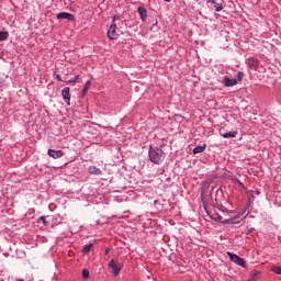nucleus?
I'll use <instances>...</instances> for the list:
<instances>
[{
	"instance_id": "39448f33",
	"label": "nucleus",
	"mask_w": 281,
	"mask_h": 281,
	"mask_svg": "<svg viewBox=\"0 0 281 281\" xmlns=\"http://www.w3.org/2000/svg\"><path fill=\"white\" fill-rule=\"evenodd\" d=\"M69 91H70L69 87H65L61 90V95H63V99L65 100L66 104H68V106H71V94Z\"/></svg>"
},
{
	"instance_id": "dca6fc26",
	"label": "nucleus",
	"mask_w": 281,
	"mask_h": 281,
	"mask_svg": "<svg viewBox=\"0 0 281 281\" xmlns=\"http://www.w3.org/2000/svg\"><path fill=\"white\" fill-rule=\"evenodd\" d=\"M243 78H245V74L243 71L237 72L236 75L237 82H241Z\"/></svg>"
},
{
	"instance_id": "423d86ee",
	"label": "nucleus",
	"mask_w": 281,
	"mask_h": 281,
	"mask_svg": "<svg viewBox=\"0 0 281 281\" xmlns=\"http://www.w3.org/2000/svg\"><path fill=\"white\" fill-rule=\"evenodd\" d=\"M246 63L249 69H258V58L249 57Z\"/></svg>"
},
{
	"instance_id": "bb28decb",
	"label": "nucleus",
	"mask_w": 281,
	"mask_h": 281,
	"mask_svg": "<svg viewBox=\"0 0 281 281\" xmlns=\"http://www.w3.org/2000/svg\"><path fill=\"white\" fill-rule=\"evenodd\" d=\"M16 281H24L23 279H18Z\"/></svg>"
},
{
	"instance_id": "f03ea898",
	"label": "nucleus",
	"mask_w": 281,
	"mask_h": 281,
	"mask_svg": "<svg viewBox=\"0 0 281 281\" xmlns=\"http://www.w3.org/2000/svg\"><path fill=\"white\" fill-rule=\"evenodd\" d=\"M108 37L111 38V41H117L120 37V31L117 30V25L112 22L108 30Z\"/></svg>"
},
{
	"instance_id": "6ab92c4d",
	"label": "nucleus",
	"mask_w": 281,
	"mask_h": 281,
	"mask_svg": "<svg viewBox=\"0 0 281 281\" xmlns=\"http://www.w3.org/2000/svg\"><path fill=\"white\" fill-rule=\"evenodd\" d=\"M78 80H80L79 75H77L76 78L68 80L67 82H69L70 85H76V82H78Z\"/></svg>"
},
{
	"instance_id": "f3484780",
	"label": "nucleus",
	"mask_w": 281,
	"mask_h": 281,
	"mask_svg": "<svg viewBox=\"0 0 281 281\" xmlns=\"http://www.w3.org/2000/svg\"><path fill=\"white\" fill-rule=\"evenodd\" d=\"M93 247L92 244H88L83 247L82 251L83 254H89V251H91V248Z\"/></svg>"
},
{
	"instance_id": "412c9836",
	"label": "nucleus",
	"mask_w": 281,
	"mask_h": 281,
	"mask_svg": "<svg viewBox=\"0 0 281 281\" xmlns=\"http://www.w3.org/2000/svg\"><path fill=\"white\" fill-rule=\"evenodd\" d=\"M223 10V4L215 3V12H221Z\"/></svg>"
},
{
	"instance_id": "1a4fd4ad",
	"label": "nucleus",
	"mask_w": 281,
	"mask_h": 281,
	"mask_svg": "<svg viewBox=\"0 0 281 281\" xmlns=\"http://www.w3.org/2000/svg\"><path fill=\"white\" fill-rule=\"evenodd\" d=\"M57 19H66L67 21H74V14L68 12H60L57 14Z\"/></svg>"
},
{
	"instance_id": "ddd939ff",
	"label": "nucleus",
	"mask_w": 281,
	"mask_h": 281,
	"mask_svg": "<svg viewBox=\"0 0 281 281\" xmlns=\"http://www.w3.org/2000/svg\"><path fill=\"white\" fill-rule=\"evenodd\" d=\"M89 89H91V82L87 81L83 89H82L81 94L85 95L86 93H89Z\"/></svg>"
},
{
	"instance_id": "f8f14e48",
	"label": "nucleus",
	"mask_w": 281,
	"mask_h": 281,
	"mask_svg": "<svg viewBox=\"0 0 281 281\" xmlns=\"http://www.w3.org/2000/svg\"><path fill=\"white\" fill-rule=\"evenodd\" d=\"M205 147L206 145H201V146H196L194 149H193V154L194 155H199V153H203V150H205Z\"/></svg>"
},
{
	"instance_id": "20e7f679",
	"label": "nucleus",
	"mask_w": 281,
	"mask_h": 281,
	"mask_svg": "<svg viewBox=\"0 0 281 281\" xmlns=\"http://www.w3.org/2000/svg\"><path fill=\"white\" fill-rule=\"evenodd\" d=\"M227 256L232 262H235V265H238L239 267H247L245 259L240 258L238 255L228 251Z\"/></svg>"
},
{
	"instance_id": "b1692460",
	"label": "nucleus",
	"mask_w": 281,
	"mask_h": 281,
	"mask_svg": "<svg viewBox=\"0 0 281 281\" xmlns=\"http://www.w3.org/2000/svg\"><path fill=\"white\" fill-rule=\"evenodd\" d=\"M56 80H58V82H63V79L60 78V75L56 76Z\"/></svg>"
},
{
	"instance_id": "0eeeda50",
	"label": "nucleus",
	"mask_w": 281,
	"mask_h": 281,
	"mask_svg": "<svg viewBox=\"0 0 281 281\" xmlns=\"http://www.w3.org/2000/svg\"><path fill=\"white\" fill-rule=\"evenodd\" d=\"M48 155L53 159H60L63 157V150L48 149Z\"/></svg>"
},
{
	"instance_id": "9d476101",
	"label": "nucleus",
	"mask_w": 281,
	"mask_h": 281,
	"mask_svg": "<svg viewBox=\"0 0 281 281\" xmlns=\"http://www.w3.org/2000/svg\"><path fill=\"white\" fill-rule=\"evenodd\" d=\"M224 85L225 87H235V85H238V80L224 77Z\"/></svg>"
},
{
	"instance_id": "5701e85b",
	"label": "nucleus",
	"mask_w": 281,
	"mask_h": 281,
	"mask_svg": "<svg viewBox=\"0 0 281 281\" xmlns=\"http://www.w3.org/2000/svg\"><path fill=\"white\" fill-rule=\"evenodd\" d=\"M206 3H212V4H216V0H205Z\"/></svg>"
},
{
	"instance_id": "2eb2a0df",
	"label": "nucleus",
	"mask_w": 281,
	"mask_h": 281,
	"mask_svg": "<svg viewBox=\"0 0 281 281\" xmlns=\"http://www.w3.org/2000/svg\"><path fill=\"white\" fill-rule=\"evenodd\" d=\"M8 36H9L8 32L1 31L0 32V42L1 41H8Z\"/></svg>"
},
{
	"instance_id": "c85d7f7f",
	"label": "nucleus",
	"mask_w": 281,
	"mask_h": 281,
	"mask_svg": "<svg viewBox=\"0 0 281 281\" xmlns=\"http://www.w3.org/2000/svg\"><path fill=\"white\" fill-rule=\"evenodd\" d=\"M232 223H237V222L233 221Z\"/></svg>"
},
{
	"instance_id": "7ed1b4c3",
	"label": "nucleus",
	"mask_w": 281,
	"mask_h": 281,
	"mask_svg": "<svg viewBox=\"0 0 281 281\" xmlns=\"http://www.w3.org/2000/svg\"><path fill=\"white\" fill-rule=\"evenodd\" d=\"M109 267L112 270L113 276H120V271H122V263L117 262L116 259H112L109 263Z\"/></svg>"
},
{
	"instance_id": "f257e3e1",
	"label": "nucleus",
	"mask_w": 281,
	"mask_h": 281,
	"mask_svg": "<svg viewBox=\"0 0 281 281\" xmlns=\"http://www.w3.org/2000/svg\"><path fill=\"white\" fill-rule=\"evenodd\" d=\"M149 159L153 164H161L164 161V150L159 148H150L149 149Z\"/></svg>"
},
{
	"instance_id": "9b49d317",
	"label": "nucleus",
	"mask_w": 281,
	"mask_h": 281,
	"mask_svg": "<svg viewBox=\"0 0 281 281\" xmlns=\"http://www.w3.org/2000/svg\"><path fill=\"white\" fill-rule=\"evenodd\" d=\"M88 170L90 175H102V170L95 166H90Z\"/></svg>"
},
{
	"instance_id": "cd10ccee",
	"label": "nucleus",
	"mask_w": 281,
	"mask_h": 281,
	"mask_svg": "<svg viewBox=\"0 0 281 281\" xmlns=\"http://www.w3.org/2000/svg\"><path fill=\"white\" fill-rule=\"evenodd\" d=\"M105 254H109V249L105 250Z\"/></svg>"
},
{
	"instance_id": "4468645a",
	"label": "nucleus",
	"mask_w": 281,
	"mask_h": 281,
	"mask_svg": "<svg viewBox=\"0 0 281 281\" xmlns=\"http://www.w3.org/2000/svg\"><path fill=\"white\" fill-rule=\"evenodd\" d=\"M236 135H237L236 132H227V133H224V134H223V137H224L225 139H227V138L236 137Z\"/></svg>"
},
{
	"instance_id": "a211bd4d",
	"label": "nucleus",
	"mask_w": 281,
	"mask_h": 281,
	"mask_svg": "<svg viewBox=\"0 0 281 281\" xmlns=\"http://www.w3.org/2000/svg\"><path fill=\"white\" fill-rule=\"evenodd\" d=\"M273 273H277V276H281V266H276L271 269Z\"/></svg>"
},
{
	"instance_id": "6e6552de",
	"label": "nucleus",
	"mask_w": 281,
	"mask_h": 281,
	"mask_svg": "<svg viewBox=\"0 0 281 281\" xmlns=\"http://www.w3.org/2000/svg\"><path fill=\"white\" fill-rule=\"evenodd\" d=\"M138 14L143 22H145L148 19V10L144 7H138Z\"/></svg>"
},
{
	"instance_id": "393cba45",
	"label": "nucleus",
	"mask_w": 281,
	"mask_h": 281,
	"mask_svg": "<svg viewBox=\"0 0 281 281\" xmlns=\"http://www.w3.org/2000/svg\"><path fill=\"white\" fill-rule=\"evenodd\" d=\"M167 3H170L172 0H165Z\"/></svg>"
},
{
	"instance_id": "aec40b11",
	"label": "nucleus",
	"mask_w": 281,
	"mask_h": 281,
	"mask_svg": "<svg viewBox=\"0 0 281 281\" xmlns=\"http://www.w3.org/2000/svg\"><path fill=\"white\" fill-rule=\"evenodd\" d=\"M82 278H83L85 280H87V279L89 278V270H87V269H83V270H82Z\"/></svg>"
},
{
	"instance_id": "4be33fe9",
	"label": "nucleus",
	"mask_w": 281,
	"mask_h": 281,
	"mask_svg": "<svg viewBox=\"0 0 281 281\" xmlns=\"http://www.w3.org/2000/svg\"><path fill=\"white\" fill-rule=\"evenodd\" d=\"M40 221H42V223H44V225H47V220L45 218V216H41Z\"/></svg>"
},
{
	"instance_id": "a878e982",
	"label": "nucleus",
	"mask_w": 281,
	"mask_h": 281,
	"mask_svg": "<svg viewBox=\"0 0 281 281\" xmlns=\"http://www.w3.org/2000/svg\"><path fill=\"white\" fill-rule=\"evenodd\" d=\"M115 20H116V18L114 16V19H113V23H115Z\"/></svg>"
}]
</instances>
